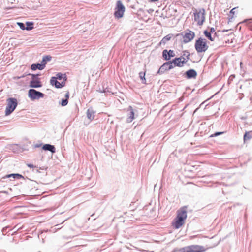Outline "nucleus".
I'll return each mask as SVG.
<instances>
[{
  "label": "nucleus",
  "mask_w": 252,
  "mask_h": 252,
  "mask_svg": "<svg viewBox=\"0 0 252 252\" xmlns=\"http://www.w3.org/2000/svg\"><path fill=\"white\" fill-rule=\"evenodd\" d=\"M17 25L19 26L20 29L22 30H31L33 29V27H25L24 24L23 23L18 22Z\"/></svg>",
  "instance_id": "obj_20"
},
{
  "label": "nucleus",
  "mask_w": 252,
  "mask_h": 252,
  "mask_svg": "<svg viewBox=\"0 0 252 252\" xmlns=\"http://www.w3.org/2000/svg\"><path fill=\"white\" fill-rule=\"evenodd\" d=\"M17 106V99L13 98H10L7 100V106L5 111L6 116L10 115L16 108Z\"/></svg>",
  "instance_id": "obj_5"
},
{
  "label": "nucleus",
  "mask_w": 252,
  "mask_h": 252,
  "mask_svg": "<svg viewBox=\"0 0 252 252\" xmlns=\"http://www.w3.org/2000/svg\"><path fill=\"white\" fill-rule=\"evenodd\" d=\"M224 132H216L214 134L211 135V137H216V136H217L218 135H220V134H223Z\"/></svg>",
  "instance_id": "obj_26"
},
{
  "label": "nucleus",
  "mask_w": 252,
  "mask_h": 252,
  "mask_svg": "<svg viewBox=\"0 0 252 252\" xmlns=\"http://www.w3.org/2000/svg\"><path fill=\"white\" fill-rule=\"evenodd\" d=\"M252 137V132L251 131L246 132L244 135V142L247 140L250 139Z\"/></svg>",
  "instance_id": "obj_19"
},
{
  "label": "nucleus",
  "mask_w": 252,
  "mask_h": 252,
  "mask_svg": "<svg viewBox=\"0 0 252 252\" xmlns=\"http://www.w3.org/2000/svg\"><path fill=\"white\" fill-rule=\"evenodd\" d=\"M33 78L30 81V87L31 88H39L42 86V84L39 78L36 77L35 75H32Z\"/></svg>",
  "instance_id": "obj_11"
},
{
  "label": "nucleus",
  "mask_w": 252,
  "mask_h": 252,
  "mask_svg": "<svg viewBox=\"0 0 252 252\" xmlns=\"http://www.w3.org/2000/svg\"><path fill=\"white\" fill-rule=\"evenodd\" d=\"M62 76H63V74H62V73H58V74H57V77H56V79H58L61 80V79H62V78H63V77H62Z\"/></svg>",
  "instance_id": "obj_27"
},
{
  "label": "nucleus",
  "mask_w": 252,
  "mask_h": 252,
  "mask_svg": "<svg viewBox=\"0 0 252 252\" xmlns=\"http://www.w3.org/2000/svg\"><path fill=\"white\" fill-rule=\"evenodd\" d=\"M206 249L199 245H191L179 250L178 252H204Z\"/></svg>",
  "instance_id": "obj_6"
},
{
  "label": "nucleus",
  "mask_w": 252,
  "mask_h": 252,
  "mask_svg": "<svg viewBox=\"0 0 252 252\" xmlns=\"http://www.w3.org/2000/svg\"><path fill=\"white\" fill-rule=\"evenodd\" d=\"M125 11V7L120 0L116 2V6L115 8L114 16L116 18L119 19L123 17Z\"/></svg>",
  "instance_id": "obj_7"
},
{
  "label": "nucleus",
  "mask_w": 252,
  "mask_h": 252,
  "mask_svg": "<svg viewBox=\"0 0 252 252\" xmlns=\"http://www.w3.org/2000/svg\"><path fill=\"white\" fill-rule=\"evenodd\" d=\"M128 109L130 111V113L127 119V122L130 123L134 119V113L133 111V109L131 106H129Z\"/></svg>",
  "instance_id": "obj_17"
},
{
  "label": "nucleus",
  "mask_w": 252,
  "mask_h": 252,
  "mask_svg": "<svg viewBox=\"0 0 252 252\" xmlns=\"http://www.w3.org/2000/svg\"><path fill=\"white\" fill-rule=\"evenodd\" d=\"M236 9V8H233L230 11V13L232 14V15H234L235 14V9Z\"/></svg>",
  "instance_id": "obj_36"
},
{
  "label": "nucleus",
  "mask_w": 252,
  "mask_h": 252,
  "mask_svg": "<svg viewBox=\"0 0 252 252\" xmlns=\"http://www.w3.org/2000/svg\"><path fill=\"white\" fill-rule=\"evenodd\" d=\"M251 19H246L242 22V23H247L248 24H249L251 23Z\"/></svg>",
  "instance_id": "obj_30"
},
{
  "label": "nucleus",
  "mask_w": 252,
  "mask_h": 252,
  "mask_svg": "<svg viewBox=\"0 0 252 252\" xmlns=\"http://www.w3.org/2000/svg\"><path fill=\"white\" fill-rule=\"evenodd\" d=\"M194 47L198 53L205 52L209 48V46L206 39L199 37L194 44Z\"/></svg>",
  "instance_id": "obj_3"
},
{
  "label": "nucleus",
  "mask_w": 252,
  "mask_h": 252,
  "mask_svg": "<svg viewBox=\"0 0 252 252\" xmlns=\"http://www.w3.org/2000/svg\"><path fill=\"white\" fill-rule=\"evenodd\" d=\"M208 32H210V33H213L214 34L215 32V29L214 28H211L208 31Z\"/></svg>",
  "instance_id": "obj_28"
},
{
  "label": "nucleus",
  "mask_w": 252,
  "mask_h": 252,
  "mask_svg": "<svg viewBox=\"0 0 252 252\" xmlns=\"http://www.w3.org/2000/svg\"><path fill=\"white\" fill-rule=\"evenodd\" d=\"M15 174H9V175H8L7 176V177L8 178H10L11 177H13L14 178H15Z\"/></svg>",
  "instance_id": "obj_35"
},
{
  "label": "nucleus",
  "mask_w": 252,
  "mask_h": 252,
  "mask_svg": "<svg viewBox=\"0 0 252 252\" xmlns=\"http://www.w3.org/2000/svg\"><path fill=\"white\" fill-rule=\"evenodd\" d=\"M69 92H67L65 94V97L67 100H68V99L69 98Z\"/></svg>",
  "instance_id": "obj_37"
},
{
  "label": "nucleus",
  "mask_w": 252,
  "mask_h": 252,
  "mask_svg": "<svg viewBox=\"0 0 252 252\" xmlns=\"http://www.w3.org/2000/svg\"><path fill=\"white\" fill-rule=\"evenodd\" d=\"M168 66V67L167 69H165L166 70H170L172 68H173L175 66H174V64H173V63H172V61L167 62L165 63H164L159 68L158 72L162 71V70L164 69V68Z\"/></svg>",
  "instance_id": "obj_13"
},
{
  "label": "nucleus",
  "mask_w": 252,
  "mask_h": 252,
  "mask_svg": "<svg viewBox=\"0 0 252 252\" xmlns=\"http://www.w3.org/2000/svg\"><path fill=\"white\" fill-rule=\"evenodd\" d=\"M42 149L45 151H49L51 152L52 153H54L56 152L55 147L53 145H51L48 144L44 145L42 147Z\"/></svg>",
  "instance_id": "obj_15"
},
{
  "label": "nucleus",
  "mask_w": 252,
  "mask_h": 252,
  "mask_svg": "<svg viewBox=\"0 0 252 252\" xmlns=\"http://www.w3.org/2000/svg\"><path fill=\"white\" fill-rule=\"evenodd\" d=\"M27 75L26 74H24V75H22L21 76H15L13 77V79L14 80H17V79H19L21 78H23V77H24L26 76Z\"/></svg>",
  "instance_id": "obj_29"
},
{
  "label": "nucleus",
  "mask_w": 252,
  "mask_h": 252,
  "mask_svg": "<svg viewBox=\"0 0 252 252\" xmlns=\"http://www.w3.org/2000/svg\"><path fill=\"white\" fill-rule=\"evenodd\" d=\"M195 37V33L189 30H187L183 34V41L185 43L191 41Z\"/></svg>",
  "instance_id": "obj_9"
},
{
  "label": "nucleus",
  "mask_w": 252,
  "mask_h": 252,
  "mask_svg": "<svg viewBox=\"0 0 252 252\" xmlns=\"http://www.w3.org/2000/svg\"><path fill=\"white\" fill-rule=\"evenodd\" d=\"M187 218V207L183 206L177 211V215L171 223L174 229H178L182 227L185 223Z\"/></svg>",
  "instance_id": "obj_2"
},
{
  "label": "nucleus",
  "mask_w": 252,
  "mask_h": 252,
  "mask_svg": "<svg viewBox=\"0 0 252 252\" xmlns=\"http://www.w3.org/2000/svg\"><path fill=\"white\" fill-rule=\"evenodd\" d=\"M27 165L28 167H29L30 168H37V167L36 166H34L33 164H31V163H28V164H27Z\"/></svg>",
  "instance_id": "obj_31"
},
{
  "label": "nucleus",
  "mask_w": 252,
  "mask_h": 252,
  "mask_svg": "<svg viewBox=\"0 0 252 252\" xmlns=\"http://www.w3.org/2000/svg\"><path fill=\"white\" fill-rule=\"evenodd\" d=\"M67 103H68V100H67V99H63L62 100V102H61L62 106H65L67 104Z\"/></svg>",
  "instance_id": "obj_25"
},
{
  "label": "nucleus",
  "mask_w": 252,
  "mask_h": 252,
  "mask_svg": "<svg viewBox=\"0 0 252 252\" xmlns=\"http://www.w3.org/2000/svg\"><path fill=\"white\" fill-rule=\"evenodd\" d=\"M29 97L32 100L37 99L44 97V94L34 89H30L28 92Z\"/></svg>",
  "instance_id": "obj_8"
},
{
  "label": "nucleus",
  "mask_w": 252,
  "mask_h": 252,
  "mask_svg": "<svg viewBox=\"0 0 252 252\" xmlns=\"http://www.w3.org/2000/svg\"><path fill=\"white\" fill-rule=\"evenodd\" d=\"M50 83L51 85H55V87L57 88H60L62 87V86L61 84V83L58 81H57L56 78L55 77H53L51 78Z\"/></svg>",
  "instance_id": "obj_18"
},
{
  "label": "nucleus",
  "mask_w": 252,
  "mask_h": 252,
  "mask_svg": "<svg viewBox=\"0 0 252 252\" xmlns=\"http://www.w3.org/2000/svg\"><path fill=\"white\" fill-rule=\"evenodd\" d=\"M173 35V34H169L164 37L162 39L159 43V45L160 46L161 45H165L166 43L169 41L172 37Z\"/></svg>",
  "instance_id": "obj_14"
},
{
  "label": "nucleus",
  "mask_w": 252,
  "mask_h": 252,
  "mask_svg": "<svg viewBox=\"0 0 252 252\" xmlns=\"http://www.w3.org/2000/svg\"><path fill=\"white\" fill-rule=\"evenodd\" d=\"M145 72H141L139 73V77H140L141 79L142 80L143 83H146V79L145 78Z\"/></svg>",
  "instance_id": "obj_23"
},
{
  "label": "nucleus",
  "mask_w": 252,
  "mask_h": 252,
  "mask_svg": "<svg viewBox=\"0 0 252 252\" xmlns=\"http://www.w3.org/2000/svg\"><path fill=\"white\" fill-rule=\"evenodd\" d=\"M27 27H33V23L32 22H28L26 23Z\"/></svg>",
  "instance_id": "obj_32"
},
{
  "label": "nucleus",
  "mask_w": 252,
  "mask_h": 252,
  "mask_svg": "<svg viewBox=\"0 0 252 252\" xmlns=\"http://www.w3.org/2000/svg\"><path fill=\"white\" fill-rule=\"evenodd\" d=\"M46 64V60L44 59V60H42L40 64H33L31 65V68L33 70H35L37 69L42 70L44 68Z\"/></svg>",
  "instance_id": "obj_12"
},
{
  "label": "nucleus",
  "mask_w": 252,
  "mask_h": 252,
  "mask_svg": "<svg viewBox=\"0 0 252 252\" xmlns=\"http://www.w3.org/2000/svg\"><path fill=\"white\" fill-rule=\"evenodd\" d=\"M228 30L218 31L215 32L214 34L212 35L213 33L208 32V30L204 31V34L209 40L212 42H220L221 43H227L229 42V40L228 39V35L225 33V32Z\"/></svg>",
  "instance_id": "obj_1"
},
{
  "label": "nucleus",
  "mask_w": 252,
  "mask_h": 252,
  "mask_svg": "<svg viewBox=\"0 0 252 252\" xmlns=\"http://www.w3.org/2000/svg\"><path fill=\"white\" fill-rule=\"evenodd\" d=\"M51 57H49V56H45V57H44L43 58V60H44L45 59V60H46V62L47 61H49L50 59H51Z\"/></svg>",
  "instance_id": "obj_34"
},
{
  "label": "nucleus",
  "mask_w": 252,
  "mask_h": 252,
  "mask_svg": "<svg viewBox=\"0 0 252 252\" xmlns=\"http://www.w3.org/2000/svg\"><path fill=\"white\" fill-rule=\"evenodd\" d=\"M15 178H23V176L22 175H20V174H15Z\"/></svg>",
  "instance_id": "obj_33"
},
{
  "label": "nucleus",
  "mask_w": 252,
  "mask_h": 252,
  "mask_svg": "<svg viewBox=\"0 0 252 252\" xmlns=\"http://www.w3.org/2000/svg\"><path fill=\"white\" fill-rule=\"evenodd\" d=\"M158 0H150V1L151 2H155V1H158Z\"/></svg>",
  "instance_id": "obj_38"
},
{
  "label": "nucleus",
  "mask_w": 252,
  "mask_h": 252,
  "mask_svg": "<svg viewBox=\"0 0 252 252\" xmlns=\"http://www.w3.org/2000/svg\"><path fill=\"white\" fill-rule=\"evenodd\" d=\"M167 52H168V55L169 57V59H170V58L171 57H174V56H175V54L173 50H170L168 51H167Z\"/></svg>",
  "instance_id": "obj_24"
},
{
  "label": "nucleus",
  "mask_w": 252,
  "mask_h": 252,
  "mask_svg": "<svg viewBox=\"0 0 252 252\" xmlns=\"http://www.w3.org/2000/svg\"><path fill=\"white\" fill-rule=\"evenodd\" d=\"M194 21L197 22V25L202 26L205 20V10L204 8L199 9H195L193 10Z\"/></svg>",
  "instance_id": "obj_4"
},
{
  "label": "nucleus",
  "mask_w": 252,
  "mask_h": 252,
  "mask_svg": "<svg viewBox=\"0 0 252 252\" xmlns=\"http://www.w3.org/2000/svg\"><path fill=\"white\" fill-rule=\"evenodd\" d=\"M187 62V60L182 56L179 58H176L172 60V63H173L174 66L179 67H183Z\"/></svg>",
  "instance_id": "obj_10"
},
{
  "label": "nucleus",
  "mask_w": 252,
  "mask_h": 252,
  "mask_svg": "<svg viewBox=\"0 0 252 252\" xmlns=\"http://www.w3.org/2000/svg\"><path fill=\"white\" fill-rule=\"evenodd\" d=\"M94 112H93L92 111H90L89 109L87 110V117L90 120H92L94 118Z\"/></svg>",
  "instance_id": "obj_21"
},
{
  "label": "nucleus",
  "mask_w": 252,
  "mask_h": 252,
  "mask_svg": "<svg viewBox=\"0 0 252 252\" xmlns=\"http://www.w3.org/2000/svg\"><path fill=\"white\" fill-rule=\"evenodd\" d=\"M162 56L166 60H169V57L168 55V52L167 50H164L162 52Z\"/></svg>",
  "instance_id": "obj_22"
},
{
  "label": "nucleus",
  "mask_w": 252,
  "mask_h": 252,
  "mask_svg": "<svg viewBox=\"0 0 252 252\" xmlns=\"http://www.w3.org/2000/svg\"><path fill=\"white\" fill-rule=\"evenodd\" d=\"M186 74L188 78H195L197 76L196 72L193 69H190L186 71Z\"/></svg>",
  "instance_id": "obj_16"
}]
</instances>
